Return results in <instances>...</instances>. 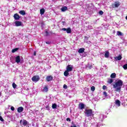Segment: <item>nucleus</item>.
<instances>
[{"label": "nucleus", "mask_w": 127, "mask_h": 127, "mask_svg": "<svg viewBox=\"0 0 127 127\" xmlns=\"http://www.w3.org/2000/svg\"><path fill=\"white\" fill-rule=\"evenodd\" d=\"M123 84V80L119 79L115 82V84H113V88L116 89V92H118L119 93L121 92Z\"/></svg>", "instance_id": "nucleus-1"}, {"label": "nucleus", "mask_w": 127, "mask_h": 127, "mask_svg": "<svg viewBox=\"0 0 127 127\" xmlns=\"http://www.w3.org/2000/svg\"><path fill=\"white\" fill-rule=\"evenodd\" d=\"M85 115L86 117H94V114H93V110L92 109H86L85 110Z\"/></svg>", "instance_id": "nucleus-2"}, {"label": "nucleus", "mask_w": 127, "mask_h": 127, "mask_svg": "<svg viewBox=\"0 0 127 127\" xmlns=\"http://www.w3.org/2000/svg\"><path fill=\"white\" fill-rule=\"evenodd\" d=\"M120 5H121V3L118 1H116L115 2L114 4H112V7L113 8H116V7H118Z\"/></svg>", "instance_id": "nucleus-3"}, {"label": "nucleus", "mask_w": 127, "mask_h": 127, "mask_svg": "<svg viewBox=\"0 0 127 127\" xmlns=\"http://www.w3.org/2000/svg\"><path fill=\"white\" fill-rule=\"evenodd\" d=\"M40 79L39 76L35 75L32 77V81H33V82H38Z\"/></svg>", "instance_id": "nucleus-4"}, {"label": "nucleus", "mask_w": 127, "mask_h": 127, "mask_svg": "<svg viewBox=\"0 0 127 127\" xmlns=\"http://www.w3.org/2000/svg\"><path fill=\"white\" fill-rule=\"evenodd\" d=\"M62 30H63V31H66L67 33H71L72 32V31L71 30V28L68 27L67 29L65 28H63L62 29Z\"/></svg>", "instance_id": "nucleus-5"}, {"label": "nucleus", "mask_w": 127, "mask_h": 127, "mask_svg": "<svg viewBox=\"0 0 127 127\" xmlns=\"http://www.w3.org/2000/svg\"><path fill=\"white\" fill-rule=\"evenodd\" d=\"M15 20H19L20 19V16L18 13H15L13 15Z\"/></svg>", "instance_id": "nucleus-6"}, {"label": "nucleus", "mask_w": 127, "mask_h": 127, "mask_svg": "<svg viewBox=\"0 0 127 127\" xmlns=\"http://www.w3.org/2000/svg\"><path fill=\"white\" fill-rule=\"evenodd\" d=\"M78 109L79 110H84V109H85V104L80 103L78 104Z\"/></svg>", "instance_id": "nucleus-7"}, {"label": "nucleus", "mask_w": 127, "mask_h": 127, "mask_svg": "<svg viewBox=\"0 0 127 127\" xmlns=\"http://www.w3.org/2000/svg\"><path fill=\"white\" fill-rule=\"evenodd\" d=\"M66 70L68 72H71V71L73 70V66L70 64L67 65L66 66Z\"/></svg>", "instance_id": "nucleus-8"}, {"label": "nucleus", "mask_w": 127, "mask_h": 127, "mask_svg": "<svg viewBox=\"0 0 127 127\" xmlns=\"http://www.w3.org/2000/svg\"><path fill=\"white\" fill-rule=\"evenodd\" d=\"M46 80L47 82H50V81H52L53 80V76L52 75L48 76L46 77Z\"/></svg>", "instance_id": "nucleus-9"}, {"label": "nucleus", "mask_w": 127, "mask_h": 127, "mask_svg": "<svg viewBox=\"0 0 127 127\" xmlns=\"http://www.w3.org/2000/svg\"><path fill=\"white\" fill-rule=\"evenodd\" d=\"M22 25V22H21V21H15V26L18 27V26H21Z\"/></svg>", "instance_id": "nucleus-10"}, {"label": "nucleus", "mask_w": 127, "mask_h": 127, "mask_svg": "<svg viewBox=\"0 0 127 127\" xmlns=\"http://www.w3.org/2000/svg\"><path fill=\"white\" fill-rule=\"evenodd\" d=\"M20 124H22V125H23V126H27V121H26V120H23V121L22 120H20Z\"/></svg>", "instance_id": "nucleus-11"}, {"label": "nucleus", "mask_w": 127, "mask_h": 127, "mask_svg": "<svg viewBox=\"0 0 127 127\" xmlns=\"http://www.w3.org/2000/svg\"><path fill=\"white\" fill-rule=\"evenodd\" d=\"M114 58L115 60H118V61H120L122 60V58H123V57H122V55H119L118 57H115Z\"/></svg>", "instance_id": "nucleus-12"}, {"label": "nucleus", "mask_w": 127, "mask_h": 127, "mask_svg": "<svg viewBox=\"0 0 127 127\" xmlns=\"http://www.w3.org/2000/svg\"><path fill=\"white\" fill-rule=\"evenodd\" d=\"M15 62L16 63H19L20 62V56H17V57H15Z\"/></svg>", "instance_id": "nucleus-13"}, {"label": "nucleus", "mask_w": 127, "mask_h": 127, "mask_svg": "<svg viewBox=\"0 0 127 127\" xmlns=\"http://www.w3.org/2000/svg\"><path fill=\"white\" fill-rule=\"evenodd\" d=\"M104 56L105 58H109V57H110V52L109 51H106Z\"/></svg>", "instance_id": "nucleus-14"}, {"label": "nucleus", "mask_w": 127, "mask_h": 127, "mask_svg": "<svg viewBox=\"0 0 127 127\" xmlns=\"http://www.w3.org/2000/svg\"><path fill=\"white\" fill-rule=\"evenodd\" d=\"M78 53H84L85 52V48H82L78 50Z\"/></svg>", "instance_id": "nucleus-15"}, {"label": "nucleus", "mask_w": 127, "mask_h": 127, "mask_svg": "<svg viewBox=\"0 0 127 127\" xmlns=\"http://www.w3.org/2000/svg\"><path fill=\"white\" fill-rule=\"evenodd\" d=\"M17 112L18 113H22V112H23V107H20L17 108Z\"/></svg>", "instance_id": "nucleus-16"}, {"label": "nucleus", "mask_w": 127, "mask_h": 127, "mask_svg": "<svg viewBox=\"0 0 127 127\" xmlns=\"http://www.w3.org/2000/svg\"><path fill=\"white\" fill-rule=\"evenodd\" d=\"M67 9H68V7H67V6H63L61 8V10L63 12L66 11V10H67Z\"/></svg>", "instance_id": "nucleus-17"}, {"label": "nucleus", "mask_w": 127, "mask_h": 127, "mask_svg": "<svg viewBox=\"0 0 127 127\" xmlns=\"http://www.w3.org/2000/svg\"><path fill=\"white\" fill-rule=\"evenodd\" d=\"M110 77L111 79H114L117 77V74L116 73H113L111 74Z\"/></svg>", "instance_id": "nucleus-18"}, {"label": "nucleus", "mask_w": 127, "mask_h": 127, "mask_svg": "<svg viewBox=\"0 0 127 127\" xmlns=\"http://www.w3.org/2000/svg\"><path fill=\"white\" fill-rule=\"evenodd\" d=\"M19 13H20V14H21V15H25V14H26V13L23 10L19 11Z\"/></svg>", "instance_id": "nucleus-19"}, {"label": "nucleus", "mask_w": 127, "mask_h": 127, "mask_svg": "<svg viewBox=\"0 0 127 127\" xmlns=\"http://www.w3.org/2000/svg\"><path fill=\"white\" fill-rule=\"evenodd\" d=\"M40 14L41 15H43V14H44V12H45V9L44 8H42L40 10Z\"/></svg>", "instance_id": "nucleus-20"}, {"label": "nucleus", "mask_w": 127, "mask_h": 127, "mask_svg": "<svg viewBox=\"0 0 127 127\" xmlns=\"http://www.w3.org/2000/svg\"><path fill=\"white\" fill-rule=\"evenodd\" d=\"M115 104H116V105H117V106L120 107V106H121V101L119 100H116Z\"/></svg>", "instance_id": "nucleus-21"}, {"label": "nucleus", "mask_w": 127, "mask_h": 127, "mask_svg": "<svg viewBox=\"0 0 127 127\" xmlns=\"http://www.w3.org/2000/svg\"><path fill=\"white\" fill-rule=\"evenodd\" d=\"M43 92H45L46 93H47V92H48V87H47V86H45L44 88V89H43Z\"/></svg>", "instance_id": "nucleus-22"}, {"label": "nucleus", "mask_w": 127, "mask_h": 127, "mask_svg": "<svg viewBox=\"0 0 127 127\" xmlns=\"http://www.w3.org/2000/svg\"><path fill=\"white\" fill-rule=\"evenodd\" d=\"M113 82H114V79L111 78V79H108V80L107 81V83H108V84H112V83H113Z\"/></svg>", "instance_id": "nucleus-23"}, {"label": "nucleus", "mask_w": 127, "mask_h": 127, "mask_svg": "<svg viewBox=\"0 0 127 127\" xmlns=\"http://www.w3.org/2000/svg\"><path fill=\"white\" fill-rule=\"evenodd\" d=\"M64 76H65L66 77H67V76H68V75H69V71L67 70H65L64 72Z\"/></svg>", "instance_id": "nucleus-24"}, {"label": "nucleus", "mask_w": 127, "mask_h": 127, "mask_svg": "<svg viewBox=\"0 0 127 127\" xmlns=\"http://www.w3.org/2000/svg\"><path fill=\"white\" fill-rule=\"evenodd\" d=\"M53 109H56L57 108V104L54 103L52 106Z\"/></svg>", "instance_id": "nucleus-25"}, {"label": "nucleus", "mask_w": 127, "mask_h": 127, "mask_svg": "<svg viewBox=\"0 0 127 127\" xmlns=\"http://www.w3.org/2000/svg\"><path fill=\"white\" fill-rule=\"evenodd\" d=\"M18 50V48H15L14 49L12 50V53H14L15 52H16V51H17Z\"/></svg>", "instance_id": "nucleus-26"}, {"label": "nucleus", "mask_w": 127, "mask_h": 127, "mask_svg": "<svg viewBox=\"0 0 127 127\" xmlns=\"http://www.w3.org/2000/svg\"><path fill=\"white\" fill-rule=\"evenodd\" d=\"M117 35L122 36V35H123V33H122L121 31H117Z\"/></svg>", "instance_id": "nucleus-27"}, {"label": "nucleus", "mask_w": 127, "mask_h": 127, "mask_svg": "<svg viewBox=\"0 0 127 127\" xmlns=\"http://www.w3.org/2000/svg\"><path fill=\"white\" fill-rule=\"evenodd\" d=\"M123 68H124V69H125V70H127V64H125L123 65Z\"/></svg>", "instance_id": "nucleus-28"}, {"label": "nucleus", "mask_w": 127, "mask_h": 127, "mask_svg": "<svg viewBox=\"0 0 127 127\" xmlns=\"http://www.w3.org/2000/svg\"><path fill=\"white\" fill-rule=\"evenodd\" d=\"M99 14L100 15H103V14H104V12L102 10H100L99 12Z\"/></svg>", "instance_id": "nucleus-29"}, {"label": "nucleus", "mask_w": 127, "mask_h": 127, "mask_svg": "<svg viewBox=\"0 0 127 127\" xmlns=\"http://www.w3.org/2000/svg\"><path fill=\"white\" fill-rule=\"evenodd\" d=\"M12 87H13V89H15V88H16V85L15 83H13Z\"/></svg>", "instance_id": "nucleus-30"}, {"label": "nucleus", "mask_w": 127, "mask_h": 127, "mask_svg": "<svg viewBox=\"0 0 127 127\" xmlns=\"http://www.w3.org/2000/svg\"><path fill=\"white\" fill-rule=\"evenodd\" d=\"M103 95H104V96H105V97H108V93H107V92L106 91H104L103 92Z\"/></svg>", "instance_id": "nucleus-31"}, {"label": "nucleus", "mask_w": 127, "mask_h": 127, "mask_svg": "<svg viewBox=\"0 0 127 127\" xmlns=\"http://www.w3.org/2000/svg\"><path fill=\"white\" fill-rule=\"evenodd\" d=\"M89 38H90V36H84V39H86V40H88V39H89Z\"/></svg>", "instance_id": "nucleus-32"}, {"label": "nucleus", "mask_w": 127, "mask_h": 127, "mask_svg": "<svg viewBox=\"0 0 127 127\" xmlns=\"http://www.w3.org/2000/svg\"><path fill=\"white\" fill-rule=\"evenodd\" d=\"M91 90L92 91V92H94V91H95V86H92L91 87Z\"/></svg>", "instance_id": "nucleus-33"}, {"label": "nucleus", "mask_w": 127, "mask_h": 127, "mask_svg": "<svg viewBox=\"0 0 127 127\" xmlns=\"http://www.w3.org/2000/svg\"><path fill=\"white\" fill-rule=\"evenodd\" d=\"M0 121H1V122H4V120L1 116H0Z\"/></svg>", "instance_id": "nucleus-34"}, {"label": "nucleus", "mask_w": 127, "mask_h": 127, "mask_svg": "<svg viewBox=\"0 0 127 127\" xmlns=\"http://www.w3.org/2000/svg\"><path fill=\"white\" fill-rule=\"evenodd\" d=\"M103 90H105L107 89V86L106 85H103L102 87Z\"/></svg>", "instance_id": "nucleus-35"}, {"label": "nucleus", "mask_w": 127, "mask_h": 127, "mask_svg": "<svg viewBox=\"0 0 127 127\" xmlns=\"http://www.w3.org/2000/svg\"><path fill=\"white\" fill-rule=\"evenodd\" d=\"M64 89H67V85L64 84L63 86Z\"/></svg>", "instance_id": "nucleus-36"}, {"label": "nucleus", "mask_w": 127, "mask_h": 127, "mask_svg": "<svg viewBox=\"0 0 127 127\" xmlns=\"http://www.w3.org/2000/svg\"><path fill=\"white\" fill-rule=\"evenodd\" d=\"M66 121L67 122H71V119L69 118L66 119Z\"/></svg>", "instance_id": "nucleus-37"}, {"label": "nucleus", "mask_w": 127, "mask_h": 127, "mask_svg": "<svg viewBox=\"0 0 127 127\" xmlns=\"http://www.w3.org/2000/svg\"><path fill=\"white\" fill-rule=\"evenodd\" d=\"M10 109L11 111H14L15 110L14 107H13V106L11 107Z\"/></svg>", "instance_id": "nucleus-38"}, {"label": "nucleus", "mask_w": 127, "mask_h": 127, "mask_svg": "<svg viewBox=\"0 0 127 127\" xmlns=\"http://www.w3.org/2000/svg\"><path fill=\"white\" fill-rule=\"evenodd\" d=\"M62 23L63 25H65V21H62Z\"/></svg>", "instance_id": "nucleus-39"}, {"label": "nucleus", "mask_w": 127, "mask_h": 127, "mask_svg": "<svg viewBox=\"0 0 127 127\" xmlns=\"http://www.w3.org/2000/svg\"><path fill=\"white\" fill-rule=\"evenodd\" d=\"M33 55H34V56H36V51H34V54H33Z\"/></svg>", "instance_id": "nucleus-40"}, {"label": "nucleus", "mask_w": 127, "mask_h": 127, "mask_svg": "<svg viewBox=\"0 0 127 127\" xmlns=\"http://www.w3.org/2000/svg\"><path fill=\"white\" fill-rule=\"evenodd\" d=\"M46 44H50V42H46Z\"/></svg>", "instance_id": "nucleus-41"}, {"label": "nucleus", "mask_w": 127, "mask_h": 127, "mask_svg": "<svg viewBox=\"0 0 127 127\" xmlns=\"http://www.w3.org/2000/svg\"><path fill=\"white\" fill-rule=\"evenodd\" d=\"M46 108V109H49V106H47Z\"/></svg>", "instance_id": "nucleus-42"}, {"label": "nucleus", "mask_w": 127, "mask_h": 127, "mask_svg": "<svg viewBox=\"0 0 127 127\" xmlns=\"http://www.w3.org/2000/svg\"><path fill=\"white\" fill-rule=\"evenodd\" d=\"M70 127H77V126H76V125H74L73 126H71Z\"/></svg>", "instance_id": "nucleus-43"}, {"label": "nucleus", "mask_w": 127, "mask_h": 127, "mask_svg": "<svg viewBox=\"0 0 127 127\" xmlns=\"http://www.w3.org/2000/svg\"><path fill=\"white\" fill-rule=\"evenodd\" d=\"M46 33L47 34H48V32H47V31H46Z\"/></svg>", "instance_id": "nucleus-44"}, {"label": "nucleus", "mask_w": 127, "mask_h": 127, "mask_svg": "<svg viewBox=\"0 0 127 127\" xmlns=\"http://www.w3.org/2000/svg\"><path fill=\"white\" fill-rule=\"evenodd\" d=\"M126 19L127 20V15L126 17Z\"/></svg>", "instance_id": "nucleus-45"}, {"label": "nucleus", "mask_w": 127, "mask_h": 127, "mask_svg": "<svg viewBox=\"0 0 127 127\" xmlns=\"http://www.w3.org/2000/svg\"><path fill=\"white\" fill-rule=\"evenodd\" d=\"M0 53H1V51L0 50Z\"/></svg>", "instance_id": "nucleus-46"}]
</instances>
